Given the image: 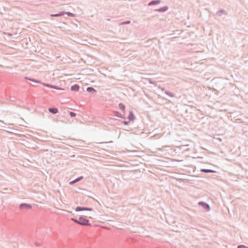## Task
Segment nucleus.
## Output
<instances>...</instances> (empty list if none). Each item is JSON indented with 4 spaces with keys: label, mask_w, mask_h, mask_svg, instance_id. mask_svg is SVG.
<instances>
[{
    "label": "nucleus",
    "mask_w": 248,
    "mask_h": 248,
    "mask_svg": "<svg viewBox=\"0 0 248 248\" xmlns=\"http://www.w3.org/2000/svg\"><path fill=\"white\" fill-rule=\"evenodd\" d=\"M79 86L77 84H75L71 87V90L72 91L77 92L79 90Z\"/></svg>",
    "instance_id": "obj_17"
},
{
    "label": "nucleus",
    "mask_w": 248,
    "mask_h": 248,
    "mask_svg": "<svg viewBox=\"0 0 248 248\" xmlns=\"http://www.w3.org/2000/svg\"><path fill=\"white\" fill-rule=\"evenodd\" d=\"M10 101H14V97H12L10 98Z\"/></svg>",
    "instance_id": "obj_32"
},
{
    "label": "nucleus",
    "mask_w": 248,
    "mask_h": 248,
    "mask_svg": "<svg viewBox=\"0 0 248 248\" xmlns=\"http://www.w3.org/2000/svg\"><path fill=\"white\" fill-rule=\"evenodd\" d=\"M18 208L20 210L31 209L32 208V206L31 204H29V203H22L19 204Z\"/></svg>",
    "instance_id": "obj_4"
},
{
    "label": "nucleus",
    "mask_w": 248,
    "mask_h": 248,
    "mask_svg": "<svg viewBox=\"0 0 248 248\" xmlns=\"http://www.w3.org/2000/svg\"><path fill=\"white\" fill-rule=\"evenodd\" d=\"M131 23V21L130 20H126L125 21L121 23V25H126L128 24Z\"/></svg>",
    "instance_id": "obj_25"
},
{
    "label": "nucleus",
    "mask_w": 248,
    "mask_h": 248,
    "mask_svg": "<svg viewBox=\"0 0 248 248\" xmlns=\"http://www.w3.org/2000/svg\"><path fill=\"white\" fill-rule=\"evenodd\" d=\"M71 220L72 221H73V222H74L75 223H77L78 224H79V219L78 220V219H77L76 218H71Z\"/></svg>",
    "instance_id": "obj_24"
},
{
    "label": "nucleus",
    "mask_w": 248,
    "mask_h": 248,
    "mask_svg": "<svg viewBox=\"0 0 248 248\" xmlns=\"http://www.w3.org/2000/svg\"><path fill=\"white\" fill-rule=\"evenodd\" d=\"M161 3V0H152L148 4V6H151L156 5Z\"/></svg>",
    "instance_id": "obj_7"
},
{
    "label": "nucleus",
    "mask_w": 248,
    "mask_h": 248,
    "mask_svg": "<svg viewBox=\"0 0 248 248\" xmlns=\"http://www.w3.org/2000/svg\"><path fill=\"white\" fill-rule=\"evenodd\" d=\"M131 125L133 126L130 127V126H129V125H124V130L131 132L132 133H134L135 134H140V133H143L142 130H143V128H144L143 126L140 127H137L134 126L135 125Z\"/></svg>",
    "instance_id": "obj_1"
},
{
    "label": "nucleus",
    "mask_w": 248,
    "mask_h": 248,
    "mask_svg": "<svg viewBox=\"0 0 248 248\" xmlns=\"http://www.w3.org/2000/svg\"><path fill=\"white\" fill-rule=\"evenodd\" d=\"M93 210V209L92 208L82 206H77L75 209V211L76 212H79L82 211H92Z\"/></svg>",
    "instance_id": "obj_5"
},
{
    "label": "nucleus",
    "mask_w": 248,
    "mask_h": 248,
    "mask_svg": "<svg viewBox=\"0 0 248 248\" xmlns=\"http://www.w3.org/2000/svg\"><path fill=\"white\" fill-rule=\"evenodd\" d=\"M237 248H248V247L244 245H238L237 247Z\"/></svg>",
    "instance_id": "obj_26"
},
{
    "label": "nucleus",
    "mask_w": 248,
    "mask_h": 248,
    "mask_svg": "<svg viewBox=\"0 0 248 248\" xmlns=\"http://www.w3.org/2000/svg\"><path fill=\"white\" fill-rule=\"evenodd\" d=\"M136 117L135 116L132 111H129V114L127 116V119H128L129 121H133L135 119Z\"/></svg>",
    "instance_id": "obj_6"
},
{
    "label": "nucleus",
    "mask_w": 248,
    "mask_h": 248,
    "mask_svg": "<svg viewBox=\"0 0 248 248\" xmlns=\"http://www.w3.org/2000/svg\"><path fill=\"white\" fill-rule=\"evenodd\" d=\"M22 126H24V124H22ZM25 127H27V126H26V125H25ZM27 127H28L27 126Z\"/></svg>",
    "instance_id": "obj_35"
},
{
    "label": "nucleus",
    "mask_w": 248,
    "mask_h": 248,
    "mask_svg": "<svg viewBox=\"0 0 248 248\" xmlns=\"http://www.w3.org/2000/svg\"><path fill=\"white\" fill-rule=\"evenodd\" d=\"M129 122L130 121H121L120 124H128Z\"/></svg>",
    "instance_id": "obj_28"
},
{
    "label": "nucleus",
    "mask_w": 248,
    "mask_h": 248,
    "mask_svg": "<svg viewBox=\"0 0 248 248\" xmlns=\"http://www.w3.org/2000/svg\"><path fill=\"white\" fill-rule=\"evenodd\" d=\"M86 90L88 93H96L97 92L96 90L92 87H87L86 89Z\"/></svg>",
    "instance_id": "obj_18"
},
{
    "label": "nucleus",
    "mask_w": 248,
    "mask_h": 248,
    "mask_svg": "<svg viewBox=\"0 0 248 248\" xmlns=\"http://www.w3.org/2000/svg\"><path fill=\"white\" fill-rule=\"evenodd\" d=\"M45 85H48V83L45 84Z\"/></svg>",
    "instance_id": "obj_36"
},
{
    "label": "nucleus",
    "mask_w": 248,
    "mask_h": 248,
    "mask_svg": "<svg viewBox=\"0 0 248 248\" xmlns=\"http://www.w3.org/2000/svg\"><path fill=\"white\" fill-rule=\"evenodd\" d=\"M83 178V177L82 176H80L79 177H78V178H76L75 180L71 181L69 182V185H72L80 180H81Z\"/></svg>",
    "instance_id": "obj_12"
},
{
    "label": "nucleus",
    "mask_w": 248,
    "mask_h": 248,
    "mask_svg": "<svg viewBox=\"0 0 248 248\" xmlns=\"http://www.w3.org/2000/svg\"><path fill=\"white\" fill-rule=\"evenodd\" d=\"M70 17H76V14H73V13H70Z\"/></svg>",
    "instance_id": "obj_30"
},
{
    "label": "nucleus",
    "mask_w": 248,
    "mask_h": 248,
    "mask_svg": "<svg viewBox=\"0 0 248 248\" xmlns=\"http://www.w3.org/2000/svg\"><path fill=\"white\" fill-rule=\"evenodd\" d=\"M201 171L205 173H216L217 171L211 169H201Z\"/></svg>",
    "instance_id": "obj_16"
},
{
    "label": "nucleus",
    "mask_w": 248,
    "mask_h": 248,
    "mask_svg": "<svg viewBox=\"0 0 248 248\" xmlns=\"http://www.w3.org/2000/svg\"><path fill=\"white\" fill-rule=\"evenodd\" d=\"M165 93L166 94L169 95L170 97H173L174 96V94L169 91H165Z\"/></svg>",
    "instance_id": "obj_20"
},
{
    "label": "nucleus",
    "mask_w": 248,
    "mask_h": 248,
    "mask_svg": "<svg viewBox=\"0 0 248 248\" xmlns=\"http://www.w3.org/2000/svg\"><path fill=\"white\" fill-rule=\"evenodd\" d=\"M79 225L81 226H91V224L89 223V220L83 216H80L79 217Z\"/></svg>",
    "instance_id": "obj_2"
},
{
    "label": "nucleus",
    "mask_w": 248,
    "mask_h": 248,
    "mask_svg": "<svg viewBox=\"0 0 248 248\" xmlns=\"http://www.w3.org/2000/svg\"><path fill=\"white\" fill-rule=\"evenodd\" d=\"M69 114L71 117H74L76 116V113L72 111H69Z\"/></svg>",
    "instance_id": "obj_23"
},
{
    "label": "nucleus",
    "mask_w": 248,
    "mask_h": 248,
    "mask_svg": "<svg viewBox=\"0 0 248 248\" xmlns=\"http://www.w3.org/2000/svg\"><path fill=\"white\" fill-rule=\"evenodd\" d=\"M17 131V129L11 127V130L10 131V133L16 134V132Z\"/></svg>",
    "instance_id": "obj_22"
},
{
    "label": "nucleus",
    "mask_w": 248,
    "mask_h": 248,
    "mask_svg": "<svg viewBox=\"0 0 248 248\" xmlns=\"http://www.w3.org/2000/svg\"><path fill=\"white\" fill-rule=\"evenodd\" d=\"M63 16V14L62 11L60 12L59 13H58L57 14L50 15V16L51 17H60V16Z\"/></svg>",
    "instance_id": "obj_19"
},
{
    "label": "nucleus",
    "mask_w": 248,
    "mask_h": 248,
    "mask_svg": "<svg viewBox=\"0 0 248 248\" xmlns=\"http://www.w3.org/2000/svg\"><path fill=\"white\" fill-rule=\"evenodd\" d=\"M198 205L202 206L207 212H208L211 210L209 204L204 202H198Z\"/></svg>",
    "instance_id": "obj_3"
},
{
    "label": "nucleus",
    "mask_w": 248,
    "mask_h": 248,
    "mask_svg": "<svg viewBox=\"0 0 248 248\" xmlns=\"http://www.w3.org/2000/svg\"><path fill=\"white\" fill-rule=\"evenodd\" d=\"M155 82V81H153V80H152V79H150V80H149V83H151V84H154Z\"/></svg>",
    "instance_id": "obj_31"
},
{
    "label": "nucleus",
    "mask_w": 248,
    "mask_h": 248,
    "mask_svg": "<svg viewBox=\"0 0 248 248\" xmlns=\"http://www.w3.org/2000/svg\"><path fill=\"white\" fill-rule=\"evenodd\" d=\"M227 12L225 11L224 9H221L218 11H217L216 13V15L219 16H221L223 15H227Z\"/></svg>",
    "instance_id": "obj_8"
},
{
    "label": "nucleus",
    "mask_w": 248,
    "mask_h": 248,
    "mask_svg": "<svg viewBox=\"0 0 248 248\" xmlns=\"http://www.w3.org/2000/svg\"><path fill=\"white\" fill-rule=\"evenodd\" d=\"M26 79L30 80V81H31L32 82H34L35 83H40V81L37 80V79H34V78H26Z\"/></svg>",
    "instance_id": "obj_21"
},
{
    "label": "nucleus",
    "mask_w": 248,
    "mask_h": 248,
    "mask_svg": "<svg viewBox=\"0 0 248 248\" xmlns=\"http://www.w3.org/2000/svg\"><path fill=\"white\" fill-rule=\"evenodd\" d=\"M119 108L122 110V112L125 115V107L122 103H120L118 104Z\"/></svg>",
    "instance_id": "obj_13"
},
{
    "label": "nucleus",
    "mask_w": 248,
    "mask_h": 248,
    "mask_svg": "<svg viewBox=\"0 0 248 248\" xmlns=\"http://www.w3.org/2000/svg\"><path fill=\"white\" fill-rule=\"evenodd\" d=\"M188 145H181L179 146H177V148H179L180 150H183L184 152H188L190 150V149L189 148H185V147L187 146Z\"/></svg>",
    "instance_id": "obj_15"
},
{
    "label": "nucleus",
    "mask_w": 248,
    "mask_h": 248,
    "mask_svg": "<svg viewBox=\"0 0 248 248\" xmlns=\"http://www.w3.org/2000/svg\"><path fill=\"white\" fill-rule=\"evenodd\" d=\"M113 113H114V116H115L116 117L125 119V117L124 114V113L121 114L118 111H114L113 112Z\"/></svg>",
    "instance_id": "obj_14"
},
{
    "label": "nucleus",
    "mask_w": 248,
    "mask_h": 248,
    "mask_svg": "<svg viewBox=\"0 0 248 248\" xmlns=\"http://www.w3.org/2000/svg\"><path fill=\"white\" fill-rule=\"evenodd\" d=\"M169 9V7L167 6H164L162 7L158 8L155 11L160 13H163L167 11Z\"/></svg>",
    "instance_id": "obj_10"
},
{
    "label": "nucleus",
    "mask_w": 248,
    "mask_h": 248,
    "mask_svg": "<svg viewBox=\"0 0 248 248\" xmlns=\"http://www.w3.org/2000/svg\"><path fill=\"white\" fill-rule=\"evenodd\" d=\"M48 110L50 113L53 114H57L59 112L58 109L56 107L49 108Z\"/></svg>",
    "instance_id": "obj_9"
},
{
    "label": "nucleus",
    "mask_w": 248,
    "mask_h": 248,
    "mask_svg": "<svg viewBox=\"0 0 248 248\" xmlns=\"http://www.w3.org/2000/svg\"><path fill=\"white\" fill-rule=\"evenodd\" d=\"M11 127H10L6 126L3 125H0V130L6 131L8 133H10V131L11 130Z\"/></svg>",
    "instance_id": "obj_11"
},
{
    "label": "nucleus",
    "mask_w": 248,
    "mask_h": 248,
    "mask_svg": "<svg viewBox=\"0 0 248 248\" xmlns=\"http://www.w3.org/2000/svg\"><path fill=\"white\" fill-rule=\"evenodd\" d=\"M63 12V16L65 15H66L67 16H70V12H64V11H62Z\"/></svg>",
    "instance_id": "obj_27"
},
{
    "label": "nucleus",
    "mask_w": 248,
    "mask_h": 248,
    "mask_svg": "<svg viewBox=\"0 0 248 248\" xmlns=\"http://www.w3.org/2000/svg\"><path fill=\"white\" fill-rule=\"evenodd\" d=\"M168 146H162L163 148H166V147H167Z\"/></svg>",
    "instance_id": "obj_34"
},
{
    "label": "nucleus",
    "mask_w": 248,
    "mask_h": 248,
    "mask_svg": "<svg viewBox=\"0 0 248 248\" xmlns=\"http://www.w3.org/2000/svg\"><path fill=\"white\" fill-rule=\"evenodd\" d=\"M50 88H54V89H56V88H55V87H54V86H53V85H51V86H50Z\"/></svg>",
    "instance_id": "obj_33"
},
{
    "label": "nucleus",
    "mask_w": 248,
    "mask_h": 248,
    "mask_svg": "<svg viewBox=\"0 0 248 248\" xmlns=\"http://www.w3.org/2000/svg\"><path fill=\"white\" fill-rule=\"evenodd\" d=\"M113 120H114L113 122L115 123V124H118V121L119 122V120L117 119H113Z\"/></svg>",
    "instance_id": "obj_29"
}]
</instances>
